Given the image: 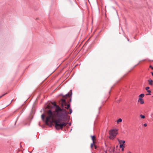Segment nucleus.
Here are the masks:
<instances>
[{"mask_svg": "<svg viewBox=\"0 0 153 153\" xmlns=\"http://www.w3.org/2000/svg\"><path fill=\"white\" fill-rule=\"evenodd\" d=\"M52 104L55 107V111L53 112L51 110L48 111L45 123L46 124L48 122L54 123L55 127L56 129H62L63 126H66L68 123H61L60 121L66 120L68 112L65 109H62L57 105L55 102L52 103Z\"/></svg>", "mask_w": 153, "mask_h": 153, "instance_id": "f257e3e1", "label": "nucleus"}, {"mask_svg": "<svg viewBox=\"0 0 153 153\" xmlns=\"http://www.w3.org/2000/svg\"><path fill=\"white\" fill-rule=\"evenodd\" d=\"M117 130L116 129H114L110 130L109 131V134L110 135L109 138L110 139H114L117 134Z\"/></svg>", "mask_w": 153, "mask_h": 153, "instance_id": "f03ea898", "label": "nucleus"}, {"mask_svg": "<svg viewBox=\"0 0 153 153\" xmlns=\"http://www.w3.org/2000/svg\"><path fill=\"white\" fill-rule=\"evenodd\" d=\"M61 100L62 101V106H63V105H66L67 104V102H66L65 100L64 99H62Z\"/></svg>", "mask_w": 153, "mask_h": 153, "instance_id": "7ed1b4c3", "label": "nucleus"}, {"mask_svg": "<svg viewBox=\"0 0 153 153\" xmlns=\"http://www.w3.org/2000/svg\"><path fill=\"white\" fill-rule=\"evenodd\" d=\"M108 151L111 153L114 152V148L111 147L109 149Z\"/></svg>", "mask_w": 153, "mask_h": 153, "instance_id": "20e7f679", "label": "nucleus"}, {"mask_svg": "<svg viewBox=\"0 0 153 153\" xmlns=\"http://www.w3.org/2000/svg\"><path fill=\"white\" fill-rule=\"evenodd\" d=\"M140 102V103L141 104H143L144 103V102L143 100L141 98H139V100L138 101V102Z\"/></svg>", "mask_w": 153, "mask_h": 153, "instance_id": "39448f33", "label": "nucleus"}, {"mask_svg": "<svg viewBox=\"0 0 153 153\" xmlns=\"http://www.w3.org/2000/svg\"><path fill=\"white\" fill-rule=\"evenodd\" d=\"M148 81L149 82V84L150 85H153V80L151 79H149L148 80Z\"/></svg>", "mask_w": 153, "mask_h": 153, "instance_id": "423d86ee", "label": "nucleus"}, {"mask_svg": "<svg viewBox=\"0 0 153 153\" xmlns=\"http://www.w3.org/2000/svg\"><path fill=\"white\" fill-rule=\"evenodd\" d=\"M91 137L92 140L93 141V142H95L94 141H95V136H91Z\"/></svg>", "mask_w": 153, "mask_h": 153, "instance_id": "0eeeda50", "label": "nucleus"}, {"mask_svg": "<svg viewBox=\"0 0 153 153\" xmlns=\"http://www.w3.org/2000/svg\"><path fill=\"white\" fill-rule=\"evenodd\" d=\"M118 141L120 143H123L122 144H123L125 142V141L124 140H118Z\"/></svg>", "mask_w": 153, "mask_h": 153, "instance_id": "6e6552de", "label": "nucleus"}, {"mask_svg": "<svg viewBox=\"0 0 153 153\" xmlns=\"http://www.w3.org/2000/svg\"><path fill=\"white\" fill-rule=\"evenodd\" d=\"M45 115L44 114H42L41 115V117L43 121L45 120Z\"/></svg>", "mask_w": 153, "mask_h": 153, "instance_id": "1a4fd4ad", "label": "nucleus"}, {"mask_svg": "<svg viewBox=\"0 0 153 153\" xmlns=\"http://www.w3.org/2000/svg\"><path fill=\"white\" fill-rule=\"evenodd\" d=\"M122 121V120L121 118L117 120V124H119V122H121Z\"/></svg>", "mask_w": 153, "mask_h": 153, "instance_id": "9d476101", "label": "nucleus"}, {"mask_svg": "<svg viewBox=\"0 0 153 153\" xmlns=\"http://www.w3.org/2000/svg\"><path fill=\"white\" fill-rule=\"evenodd\" d=\"M144 94H141L139 96V98H141L143 97H144Z\"/></svg>", "mask_w": 153, "mask_h": 153, "instance_id": "9b49d317", "label": "nucleus"}, {"mask_svg": "<svg viewBox=\"0 0 153 153\" xmlns=\"http://www.w3.org/2000/svg\"><path fill=\"white\" fill-rule=\"evenodd\" d=\"M64 97H70V95L69 94V93H68V94H66L65 95H64L63 96Z\"/></svg>", "mask_w": 153, "mask_h": 153, "instance_id": "f8f14e48", "label": "nucleus"}, {"mask_svg": "<svg viewBox=\"0 0 153 153\" xmlns=\"http://www.w3.org/2000/svg\"><path fill=\"white\" fill-rule=\"evenodd\" d=\"M65 106H66V105ZM66 106H67L65 107V108H67V109H68V108H69L70 107V105L69 104H68L67 105L66 104Z\"/></svg>", "mask_w": 153, "mask_h": 153, "instance_id": "ddd939ff", "label": "nucleus"}, {"mask_svg": "<svg viewBox=\"0 0 153 153\" xmlns=\"http://www.w3.org/2000/svg\"><path fill=\"white\" fill-rule=\"evenodd\" d=\"M140 116L142 119H144L145 118V116L144 115H143L142 114H140Z\"/></svg>", "mask_w": 153, "mask_h": 153, "instance_id": "4468645a", "label": "nucleus"}, {"mask_svg": "<svg viewBox=\"0 0 153 153\" xmlns=\"http://www.w3.org/2000/svg\"><path fill=\"white\" fill-rule=\"evenodd\" d=\"M119 147L120 148H122L123 147H124L123 146V144H120V145Z\"/></svg>", "mask_w": 153, "mask_h": 153, "instance_id": "2eb2a0df", "label": "nucleus"}, {"mask_svg": "<svg viewBox=\"0 0 153 153\" xmlns=\"http://www.w3.org/2000/svg\"><path fill=\"white\" fill-rule=\"evenodd\" d=\"M95 143V142H93V143L91 144V148H92Z\"/></svg>", "mask_w": 153, "mask_h": 153, "instance_id": "dca6fc26", "label": "nucleus"}, {"mask_svg": "<svg viewBox=\"0 0 153 153\" xmlns=\"http://www.w3.org/2000/svg\"><path fill=\"white\" fill-rule=\"evenodd\" d=\"M72 112V110L71 108H70V112L68 113L69 114H71Z\"/></svg>", "mask_w": 153, "mask_h": 153, "instance_id": "f3484780", "label": "nucleus"}, {"mask_svg": "<svg viewBox=\"0 0 153 153\" xmlns=\"http://www.w3.org/2000/svg\"><path fill=\"white\" fill-rule=\"evenodd\" d=\"M149 89V87H146V90L147 91Z\"/></svg>", "mask_w": 153, "mask_h": 153, "instance_id": "a211bd4d", "label": "nucleus"}, {"mask_svg": "<svg viewBox=\"0 0 153 153\" xmlns=\"http://www.w3.org/2000/svg\"><path fill=\"white\" fill-rule=\"evenodd\" d=\"M143 126L145 127L146 126H147V124L146 123H145V124H144Z\"/></svg>", "mask_w": 153, "mask_h": 153, "instance_id": "6ab92c4d", "label": "nucleus"}, {"mask_svg": "<svg viewBox=\"0 0 153 153\" xmlns=\"http://www.w3.org/2000/svg\"><path fill=\"white\" fill-rule=\"evenodd\" d=\"M150 68H151L153 70V67H152V66L150 65Z\"/></svg>", "mask_w": 153, "mask_h": 153, "instance_id": "aec40b11", "label": "nucleus"}, {"mask_svg": "<svg viewBox=\"0 0 153 153\" xmlns=\"http://www.w3.org/2000/svg\"><path fill=\"white\" fill-rule=\"evenodd\" d=\"M5 95V94H3L1 96H0V98Z\"/></svg>", "mask_w": 153, "mask_h": 153, "instance_id": "412c9836", "label": "nucleus"}, {"mask_svg": "<svg viewBox=\"0 0 153 153\" xmlns=\"http://www.w3.org/2000/svg\"><path fill=\"white\" fill-rule=\"evenodd\" d=\"M147 92L150 93L151 91L150 90H148L147 91Z\"/></svg>", "mask_w": 153, "mask_h": 153, "instance_id": "4be33fe9", "label": "nucleus"}, {"mask_svg": "<svg viewBox=\"0 0 153 153\" xmlns=\"http://www.w3.org/2000/svg\"><path fill=\"white\" fill-rule=\"evenodd\" d=\"M68 124H69V125L70 126H71V123L70 122V123H68Z\"/></svg>", "mask_w": 153, "mask_h": 153, "instance_id": "5701e85b", "label": "nucleus"}, {"mask_svg": "<svg viewBox=\"0 0 153 153\" xmlns=\"http://www.w3.org/2000/svg\"><path fill=\"white\" fill-rule=\"evenodd\" d=\"M124 147H123V148H121V149H122V150L123 151V150H124Z\"/></svg>", "mask_w": 153, "mask_h": 153, "instance_id": "b1692460", "label": "nucleus"}, {"mask_svg": "<svg viewBox=\"0 0 153 153\" xmlns=\"http://www.w3.org/2000/svg\"><path fill=\"white\" fill-rule=\"evenodd\" d=\"M127 153H131L129 151L127 152Z\"/></svg>", "mask_w": 153, "mask_h": 153, "instance_id": "393cba45", "label": "nucleus"}, {"mask_svg": "<svg viewBox=\"0 0 153 153\" xmlns=\"http://www.w3.org/2000/svg\"><path fill=\"white\" fill-rule=\"evenodd\" d=\"M152 75L153 76V72L152 73Z\"/></svg>", "mask_w": 153, "mask_h": 153, "instance_id": "a878e982", "label": "nucleus"}, {"mask_svg": "<svg viewBox=\"0 0 153 153\" xmlns=\"http://www.w3.org/2000/svg\"><path fill=\"white\" fill-rule=\"evenodd\" d=\"M72 92H71L70 95H72Z\"/></svg>", "mask_w": 153, "mask_h": 153, "instance_id": "bb28decb", "label": "nucleus"}, {"mask_svg": "<svg viewBox=\"0 0 153 153\" xmlns=\"http://www.w3.org/2000/svg\"><path fill=\"white\" fill-rule=\"evenodd\" d=\"M151 94H147V95H150Z\"/></svg>", "mask_w": 153, "mask_h": 153, "instance_id": "cd10ccee", "label": "nucleus"}, {"mask_svg": "<svg viewBox=\"0 0 153 153\" xmlns=\"http://www.w3.org/2000/svg\"><path fill=\"white\" fill-rule=\"evenodd\" d=\"M71 99H70V101H71Z\"/></svg>", "mask_w": 153, "mask_h": 153, "instance_id": "c85d7f7f", "label": "nucleus"}, {"mask_svg": "<svg viewBox=\"0 0 153 153\" xmlns=\"http://www.w3.org/2000/svg\"><path fill=\"white\" fill-rule=\"evenodd\" d=\"M128 41H129V39H128Z\"/></svg>", "mask_w": 153, "mask_h": 153, "instance_id": "c756f323", "label": "nucleus"}]
</instances>
